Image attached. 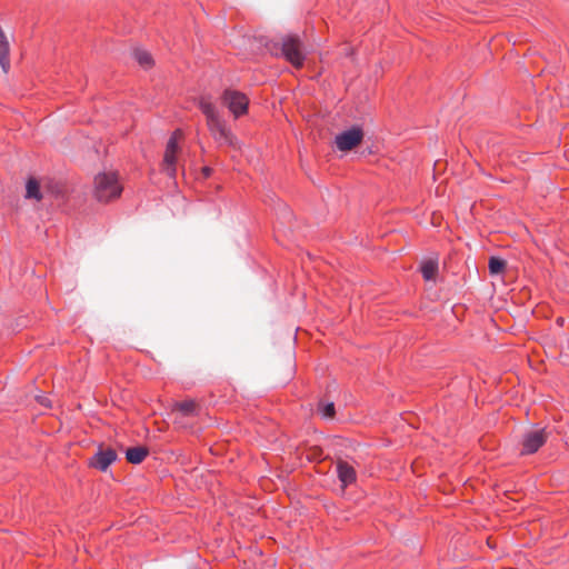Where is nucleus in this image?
Segmentation results:
<instances>
[{
	"instance_id": "f257e3e1",
	"label": "nucleus",
	"mask_w": 569,
	"mask_h": 569,
	"mask_svg": "<svg viewBox=\"0 0 569 569\" xmlns=\"http://www.w3.org/2000/svg\"><path fill=\"white\" fill-rule=\"evenodd\" d=\"M198 108L204 114L207 127L219 144L236 146L237 139L228 128L218 108L209 96H201L197 101Z\"/></svg>"
},
{
	"instance_id": "f03ea898",
	"label": "nucleus",
	"mask_w": 569,
	"mask_h": 569,
	"mask_svg": "<svg viewBox=\"0 0 569 569\" xmlns=\"http://www.w3.org/2000/svg\"><path fill=\"white\" fill-rule=\"evenodd\" d=\"M122 187L116 172H101L94 178V197L100 202H109L120 197Z\"/></svg>"
},
{
	"instance_id": "7ed1b4c3",
	"label": "nucleus",
	"mask_w": 569,
	"mask_h": 569,
	"mask_svg": "<svg viewBox=\"0 0 569 569\" xmlns=\"http://www.w3.org/2000/svg\"><path fill=\"white\" fill-rule=\"evenodd\" d=\"M281 53L295 68H301L306 60L303 43L298 36H287L281 40Z\"/></svg>"
},
{
	"instance_id": "20e7f679",
	"label": "nucleus",
	"mask_w": 569,
	"mask_h": 569,
	"mask_svg": "<svg viewBox=\"0 0 569 569\" xmlns=\"http://www.w3.org/2000/svg\"><path fill=\"white\" fill-rule=\"evenodd\" d=\"M221 101L234 118H239L248 112L249 99L238 90L226 89L221 94Z\"/></svg>"
},
{
	"instance_id": "39448f33",
	"label": "nucleus",
	"mask_w": 569,
	"mask_h": 569,
	"mask_svg": "<svg viewBox=\"0 0 569 569\" xmlns=\"http://www.w3.org/2000/svg\"><path fill=\"white\" fill-rule=\"evenodd\" d=\"M549 432L546 428L529 430L523 433L521 440V456L536 453L547 441Z\"/></svg>"
},
{
	"instance_id": "423d86ee",
	"label": "nucleus",
	"mask_w": 569,
	"mask_h": 569,
	"mask_svg": "<svg viewBox=\"0 0 569 569\" xmlns=\"http://www.w3.org/2000/svg\"><path fill=\"white\" fill-rule=\"evenodd\" d=\"M363 130L359 126H353L336 136V146L340 151H349L361 143Z\"/></svg>"
},
{
	"instance_id": "0eeeda50",
	"label": "nucleus",
	"mask_w": 569,
	"mask_h": 569,
	"mask_svg": "<svg viewBox=\"0 0 569 569\" xmlns=\"http://www.w3.org/2000/svg\"><path fill=\"white\" fill-rule=\"evenodd\" d=\"M117 452L112 448L99 446L98 451L89 459V466L99 471H106L116 460Z\"/></svg>"
},
{
	"instance_id": "6e6552de",
	"label": "nucleus",
	"mask_w": 569,
	"mask_h": 569,
	"mask_svg": "<svg viewBox=\"0 0 569 569\" xmlns=\"http://www.w3.org/2000/svg\"><path fill=\"white\" fill-rule=\"evenodd\" d=\"M337 475L343 488L357 480V472L355 468L343 460H339L337 462Z\"/></svg>"
},
{
	"instance_id": "1a4fd4ad",
	"label": "nucleus",
	"mask_w": 569,
	"mask_h": 569,
	"mask_svg": "<svg viewBox=\"0 0 569 569\" xmlns=\"http://www.w3.org/2000/svg\"><path fill=\"white\" fill-rule=\"evenodd\" d=\"M149 455V450L144 446L130 447L126 450V459L132 465L141 463Z\"/></svg>"
},
{
	"instance_id": "9d476101",
	"label": "nucleus",
	"mask_w": 569,
	"mask_h": 569,
	"mask_svg": "<svg viewBox=\"0 0 569 569\" xmlns=\"http://www.w3.org/2000/svg\"><path fill=\"white\" fill-rule=\"evenodd\" d=\"M177 152L164 151L162 170L170 177L174 178L177 173Z\"/></svg>"
},
{
	"instance_id": "9b49d317",
	"label": "nucleus",
	"mask_w": 569,
	"mask_h": 569,
	"mask_svg": "<svg viewBox=\"0 0 569 569\" xmlns=\"http://www.w3.org/2000/svg\"><path fill=\"white\" fill-rule=\"evenodd\" d=\"M26 198H28V199H36L38 201L42 199V194H41V191H40V184H39L37 179L30 178L27 181Z\"/></svg>"
},
{
	"instance_id": "f8f14e48",
	"label": "nucleus",
	"mask_w": 569,
	"mask_h": 569,
	"mask_svg": "<svg viewBox=\"0 0 569 569\" xmlns=\"http://www.w3.org/2000/svg\"><path fill=\"white\" fill-rule=\"evenodd\" d=\"M318 412L323 419H333L336 415L335 403L320 400L318 403Z\"/></svg>"
},
{
	"instance_id": "ddd939ff",
	"label": "nucleus",
	"mask_w": 569,
	"mask_h": 569,
	"mask_svg": "<svg viewBox=\"0 0 569 569\" xmlns=\"http://www.w3.org/2000/svg\"><path fill=\"white\" fill-rule=\"evenodd\" d=\"M176 409L186 417L194 416L197 411V405L193 400H184L176 403Z\"/></svg>"
},
{
	"instance_id": "4468645a",
	"label": "nucleus",
	"mask_w": 569,
	"mask_h": 569,
	"mask_svg": "<svg viewBox=\"0 0 569 569\" xmlns=\"http://www.w3.org/2000/svg\"><path fill=\"white\" fill-rule=\"evenodd\" d=\"M438 271V263L433 260H428L421 266V273L426 280H432Z\"/></svg>"
},
{
	"instance_id": "2eb2a0df",
	"label": "nucleus",
	"mask_w": 569,
	"mask_h": 569,
	"mask_svg": "<svg viewBox=\"0 0 569 569\" xmlns=\"http://www.w3.org/2000/svg\"><path fill=\"white\" fill-rule=\"evenodd\" d=\"M133 54H134L136 60L138 61V63L141 67H143L146 69L151 67V64H152V57H151V54L148 51L142 50V49H136Z\"/></svg>"
},
{
	"instance_id": "dca6fc26",
	"label": "nucleus",
	"mask_w": 569,
	"mask_h": 569,
	"mask_svg": "<svg viewBox=\"0 0 569 569\" xmlns=\"http://www.w3.org/2000/svg\"><path fill=\"white\" fill-rule=\"evenodd\" d=\"M488 268L491 274H499L505 270L506 261L498 257H491L489 260Z\"/></svg>"
},
{
	"instance_id": "f3484780",
	"label": "nucleus",
	"mask_w": 569,
	"mask_h": 569,
	"mask_svg": "<svg viewBox=\"0 0 569 569\" xmlns=\"http://www.w3.org/2000/svg\"><path fill=\"white\" fill-rule=\"evenodd\" d=\"M166 151L178 152V141L176 136H171L167 142Z\"/></svg>"
},
{
	"instance_id": "a211bd4d",
	"label": "nucleus",
	"mask_w": 569,
	"mask_h": 569,
	"mask_svg": "<svg viewBox=\"0 0 569 569\" xmlns=\"http://www.w3.org/2000/svg\"><path fill=\"white\" fill-rule=\"evenodd\" d=\"M202 171H203V176H204L206 178L210 177V174H211V169H210L209 167H204Z\"/></svg>"
}]
</instances>
